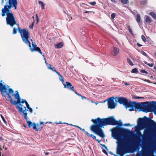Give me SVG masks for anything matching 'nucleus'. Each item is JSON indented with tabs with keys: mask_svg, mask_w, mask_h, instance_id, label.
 <instances>
[{
	"mask_svg": "<svg viewBox=\"0 0 156 156\" xmlns=\"http://www.w3.org/2000/svg\"><path fill=\"white\" fill-rule=\"evenodd\" d=\"M84 132L85 134L87 136H89L90 135V134L87 131L85 130V131H84Z\"/></svg>",
	"mask_w": 156,
	"mask_h": 156,
	"instance_id": "43",
	"label": "nucleus"
},
{
	"mask_svg": "<svg viewBox=\"0 0 156 156\" xmlns=\"http://www.w3.org/2000/svg\"><path fill=\"white\" fill-rule=\"evenodd\" d=\"M36 17L37 18V23L39 22V19L38 17L37 14H36Z\"/></svg>",
	"mask_w": 156,
	"mask_h": 156,
	"instance_id": "40",
	"label": "nucleus"
},
{
	"mask_svg": "<svg viewBox=\"0 0 156 156\" xmlns=\"http://www.w3.org/2000/svg\"><path fill=\"white\" fill-rule=\"evenodd\" d=\"M43 123L44 122H40V125H43Z\"/></svg>",
	"mask_w": 156,
	"mask_h": 156,
	"instance_id": "52",
	"label": "nucleus"
},
{
	"mask_svg": "<svg viewBox=\"0 0 156 156\" xmlns=\"http://www.w3.org/2000/svg\"><path fill=\"white\" fill-rule=\"evenodd\" d=\"M26 107L27 108L28 110H29L31 113H32L33 112V110L30 107V105L27 102H26Z\"/></svg>",
	"mask_w": 156,
	"mask_h": 156,
	"instance_id": "23",
	"label": "nucleus"
},
{
	"mask_svg": "<svg viewBox=\"0 0 156 156\" xmlns=\"http://www.w3.org/2000/svg\"><path fill=\"white\" fill-rule=\"evenodd\" d=\"M45 63L46 64L47 66L48 65V64L47 62L46 61H45Z\"/></svg>",
	"mask_w": 156,
	"mask_h": 156,
	"instance_id": "61",
	"label": "nucleus"
},
{
	"mask_svg": "<svg viewBox=\"0 0 156 156\" xmlns=\"http://www.w3.org/2000/svg\"><path fill=\"white\" fill-rule=\"evenodd\" d=\"M1 117L3 121L6 124V121L5 119V118L2 115H1Z\"/></svg>",
	"mask_w": 156,
	"mask_h": 156,
	"instance_id": "38",
	"label": "nucleus"
},
{
	"mask_svg": "<svg viewBox=\"0 0 156 156\" xmlns=\"http://www.w3.org/2000/svg\"><path fill=\"white\" fill-rule=\"evenodd\" d=\"M47 66L48 67V69H50V68H52V65L51 64H48Z\"/></svg>",
	"mask_w": 156,
	"mask_h": 156,
	"instance_id": "39",
	"label": "nucleus"
},
{
	"mask_svg": "<svg viewBox=\"0 0 156 156\" xmlns=\"http://www.w3.org/2000/svg\"><path fill=\"white\" fill-rule=\"evenodd\" d=\"M133 97L134 98H136V99H141V98L144 99V97H137L136 96H133Z\"/></svg>",
	"mask_w": 156,
	"mask_h": 156,
	"instance_id": "33",
	"label": "nucleus"
},
{
	"mask_svg": "<svg viewBox=\"0 0 156 156\" xmlns=\"http://www.w3.org/2000/svg\"><path fill=\"white\" fill-rule=\"evenodd\" d=\"M142 53L144 56L147 57H148L147 55L144 51H143Z\"/></svg>",
	"mask_w": 156,
	"mask_h": 156,
	"instance_id": "41",
	"label": "nucleus"
},
{
	"mask_svg": "<svg viewBox=\"0 0 156 156\" xmlns=\"http://www.w3.org/2000/svg\"><path fill=\"white\" fill-rule=\"evenodd\" d=\"M131 72L133 73H137L138 72V70L136 68H134L131 71Z\"/></svg>",
	"mask_w": 156,
	"mask_h": 156,
	"instance_id": "29",
	"label": "nucleus"
},
{
	"mask_svg": "<svg viewBox=\"0 0 156 156\" xmlns=\"http://www.w3.org/2000/svg\"><path fill=\"white\" fill-rule=\"evenodd\" d=\"M30 28L31 29H32L34 27V24L32 23L31 25L30 26Z\"/></svg>",
	"mask_w": 156,
	"mask_h": 156,
	"instance_id": "45",
	"label": "nucleus"
},
{
	"mask_svg": "<svg viewBox=\"0 0 156 156\" xmlns=\"http://www.w3.org/2000/svg\"><path fill=\"white\" fill-rule=\"evenodd\" d=\"M102 152L104 153L107 156H108V152L109 151L108 149L107 148V147H102Z\"/></svg>",
	"mask_w": 156,
	"mask_h": 156,
	"instance_id": "18",
	"label": "nucleus"
},
{
	"mask_svg": "<svg viewBox=\"0 0 156 156\" xmlns=\"http://www.w3.org/2000/svg\"><path fill=\"white\" fill-rule=\"evenodd\" d=\"M10 9H11L5 10L3 9L2 11V16L4 17L6 15L7 16L6 18V21L7 25H10L12 27H13L15 25H16L18 27H19V25L17 23L14 15Z\"/></svg>",
	"mask_w": 156,
	"mask_h": 156,
	"instance_id": "5",
	"label": "nucleus"
},
{
	"mask_svg": "<svg viewBox=\"0 0 156 156\" xmlns=\"http://www.w3.org/2000/svg\"><path fill=\"white\" fill-rule=\"evenodd\" d=\"M63 44L62 42H61L55 45V47L57 48H60L62 47Z\"/></svg>",
	"mask_w": 156,
	"mask_h": 156,
	"instance_id": "21",
	"label": "nucleus"
},
{
	"mask_svg": "<svg viewBox=\"0 0 156 156\" xmlns=\"http://www.w3.org/2000/svg\"><path fill=\"white\" fill-rule=\"evenodd\" d=\"M94 139H96V137L95 136H94L93 135V136L92 137Z\"/></svg>",
	"mask_w": 156,
	"mask_h": 156,
	"instance_id": "57",
	"label": "nucleus"
},
{
	"mask_svg": "<svg viewBox=\"0 0 156 156\" xmlns=\"http://www.w3.org/2000/svg\"><path fill=\"white\" fill-rule=\"evenodd\" d=\"M144 64H147V65H148V63H147V62H146V61H144Z\"/></svg>",
	"mask_w": 156,
	"mask_h": 156,
	"instance_id": "55",
	"label": "nucleus"
},
{
	"mask_svg": "<svg viewBox=\"0 0 156 156\" xmlns=\"http://www.w3.org/2000/svg\"><path fill=\"white\" fill-rule=\"evenodd\" d=\"M93 135L92 134H90V135L89 136L92 137L93 136Z\"/></svg>",
	"mask_w": 156,
	"mask_h": 156,
	"instance_id": "59",
	"label": "nucleus"
},
{
	"mask_svg": "<svg viewBox=\"0 0 156 156\" xmlns=\"http://www.w3.org/2000/svg\"><path fill=\"white\" fill-rule=\"evenodd\" d=\"M140 72L142 73H145L146 74H148V72L146 71L144 69H141L140 70Z\"/></svg>",
	"mask_w": 156,
	"mask_h": 156,
	"instance_id": "37",
	"label": "nucleus"
},
{
	"mask_svg": "<svg viewBox=\"0 0 156 156\" xmlns=\"http://www.w3.org/2000/svg\"><path fill=\"white\" fill-rule=\"evenodd\" d=\"M74 126H75V127H77V128H78L79 129V127H79V126H76V125H74Z\"/></svg>",
	"mask_w": 156,
	"mask_h": 156,
	"instance_id": "60",
	"label": "nucleus"
},
{
	"mask_svg": "<svg viewBox=\"0 0 156 156\" xmlns=\"http://www.w3.org/2000/svg\"><path fill=\"white\" fill-rule=\"evenodd\" d=\"M137 13V11L136 10H134V11H133V14H135V13Z\"/></svg>",
	"mask_w": 156,
	"mask_h": 156,
	"instance_id": "49",
	"label": "nucleus"
},
{
	"mask_svg": "<svg viewBox=\"0 0 156 156\" xmlns=\"http://www.w3.org/2000/svg\"><path fill=\"white\" fill-rule=\"evenodd\" d=\"M145 21L146 23H150L152 21L151 19L150 18L149 16L145 15Z\"/></svg>",
	"mask_w": 156,
	"mask_h": 156,
	"instance_id": "20",
	"label": "nucleus"
},
{
	"mask_svg": "<svg viewBox=\"0 0 156 156\" xmlns=\"http://www.w3.org/2000/svg\"><path fill=\"white\" fill-rule=\"evenodd\" d=\"M128 30H129V32H130V33L132 35H133V32L132 30L131 29V28H130V27L129 26L128 27Z\"/></svg>",
	"mask_w": 156,
	"mask_h": 156,
	"instance_id": "31",
	"label": "nucleus"
},
{
	"mask_svg": "<svg viewBox=\"0 0 156 156\" xmlns=\"http://www.w3.org/2000/svg\"><path fill=\"white\" fill-rule=\"evenodd\" d=\"M42 128L43 125L39 124H34L33 126V129L37 131H40Z\"/></svg>",
	"mask_w": 156,
	"mask_h": 156,
	"instance_id": "16",
	"label": "nucleus"
},
{
	"mask_svg": "<svg viewBox=\"0 0 156 156\" xmlns=\"http://www.w3.org/2000/svg\"><path fill=\"white\" fill-rule=\"evenodd\" d=\"M79 129H80V130H81L83 132L85 131V130L84 129H82L80 127L79 128Z\"/></svg>",
	"mask_w": 156,
	"mask_h": 156,
	"instance_id": "46",
	"label": "nucleus"
},
{
	"mask_svg": "<svg viewBox=\"0 0 156 156\" xmlns=\"http://www.w3.org/2000/svg\"><path fill=\"white\" fill-rule=\"evenodd\" d=\"M116 125H117V126L111 129L110 131L112 132V133H122L126 135L128 134V132H132L131 131H130L128 129L119 127L122 125V123L121 120H119L118 122L117 121Z\"/></svg>",
	"mask_w": 156,
	"mask_h": 156,
	"instance_id": "9",
	"label": "nucleus"
},
{
	"mask_svg": "<svg viewBox=\"0 0 156 156\" xmlns=\"http://www.w3.org/2000/svg\"><path fill=\"white\" fill-rule=\"evenodd\" d=\"M16 94L12 96L11 93L9 94L7 96L10 99V102L13 105L16 104H18L17 106L20 113L25 119H27V113L26 112L28 111V109H26L27 101L24 99H22L21 101L20 94L17 90L15 91Z\"/></svg>",
	"mask_w": 156,
	"mask_h": 156,
	"instance_id": "3",
	"label": "nucleus"
},
{
	"mask_svg": "<svg viewBox=\"0 0 156 156\" xmlns=\"http://www.w3.org/2000/svg\"><path fill=\"white\" fill-rule=\"evenodd\" d=\"M90 12V11H86V12H84V13H89V12Z\"/></svg>",
	"mask_w": 156,
	"mask_h": 156,
	"instance_id": "54",
	"label": "nucleus"
},
{
	"mask_svg": "<svg viewBox=\"0 0 156 156\" xmlns=\"http://www.w3.org/2000/svg\"><path fill=\"white\" fill-rule=\"evenodd\" d=\"M136 20L138 23H140L141 21V18L140 15L139 14H137L136 15Z\"/></svg>",
	"mask_w": 156,
	"mask_h": 156,
	"instance_id": "22",
	"label": "nucleus"
},
{
	"mask_svg": "<svg viewBox=\"0 0 156 156\" xmlns=\"http://www.w3.org/2000/svg\"><path fill=\"white\" fill-rule=\"evenodd\" d=\"M115 16H116V14H115V13H112V14H111V18L112 19H114V18H115Z\"/></svg>",
	"mask_w": 156,
	"mask_h": 156,
	"instance_id": "34",
	"label": "nucleus"
},
{
	"mask_svg": "<svg viewBox=\"0 0 156 156\" xmlns=\"http://www.w3.org/2000/svg\"><path fill=\"white\" fill-rule=\"evenodd\" d=\"M125 84L126 85H130V84H129L128 83H125Z\"/></svg>",
	"mask_w": 156,
	"mask_h": 156,
	"instance_id": "51",
	"label": "nucleus"
},
{
	"mask_svg": "<svg viewBox=\"0 0 156 156\" xmlns=\"http://www.w3.org/2000/svg\"><path fill=\"white\" fill-rule=\"evenodd\" d=\"M131 132H128V134L125 135L122 133H112V136L114 139L117 140L116 143L117 146H144V145H139L138 146L127 145L128 141L125 138H127L129 136L131 135Z\"/></svg>",
	"mask_w": 156,
	"mask_h": 156,
	"instance_id": "4",
	"label": "nucleus"
},
{
	"mask_svg": "<svg viewBox=\"0 0 156 156\" xmlns=\"http://www.w3.org/2000/svg\"><path fill=\"white\" fill-rule=\"evenodd\" d=\"M81 98L83 100H84V99H86V98L85 97H84L83 96H81Z\"/></svg>",
	"mask_w": 156,
	"mask_h": 156,
	"instance_id": "48",
	"label": "nucleus"
},
{
	"mask_svg": "<svg viewBox=\"0 0 156 156\" xmlns=\"http://www.w3.org/2000/svg\"><path fill=\"white\" fill-rule=\"evenodd\" d=\"M137 44L138 46H139V47H141L142 46V45H141L138 43H137Z\"/></svg>",
	"mask_w": 156,
	"mask_h": 156,
	"instance_id": "50",
	"label": "nucleus"
},
{
	"mask_svg": "<svg viewBox=\"0 0 156 156\" xmlns=\"http://www.w3.org/2000/svg\"><path fill=\"white\" fill-rule=\"evenodd\" d=\"M41 55L43 57L44 60H45V61H46L45 58L44 57V55L43 54H42V55Z\"/></svg>",
	"mask_w": 156,
	"mask_h": 156,
	"instance_id": "53",
	"label": "nucleus"
},
{
	"mask_svg": "<svg viewBox=\"0 0 156 156\" xmlns=\"http://www.w3.org/2000/svg\"><path fill=\"white\" fill-rule=\"evenodd\" d=\"M154 55L156 57V51L154 53Z\"/></svg>",
	"mask_w": 156,
	"mask_h": 156,
	"instance_id": "64",
	"label": "nucleus"
},
{
	"mask_svg": "<svg viewBox=\"0 0 156 156\" xmlns=\"http://www.w3.org/2000/svg\"><path fill=\"white\" fill-rule=\"evenodd\" d=\"M138 127L136 129H141L146 127L147 125L150 127L145 129L142 135L140 131L138 135L142 136L141 142L144 146H156V123L150 118L144 116L139 118L137 122Z\"/></svg>",
	"mask_w": 156,
	"mask_h": 156,
	"instance_id": "1",
	"label": "nucleus"
},
{
	"mask_svg": "<svg viewBox=\"0 0 156 156\" xmlns=\"http://www.w3.org/2000/svg\"><path fill=\"white\" fill-rule=\"evenodd\" d=\"M64 88H67L68 89L74 91V87L72 86V84L69 82H66L65 83H64Z\"/></svg>",
	"mask_w": 156,
	"mask_h": 156,
	"instance_id": "14",
	"label": "nucleus"
},
{
	"mask_svg": "<svg viewBox=\"0 0 156 156\" xmlns=\"http://www.w3.org/2000/svg\"><path fill=\"white\" fill-rule=\"evenodd\" d=\"M18 28L23 41L28 46H30V42L29 41L30 34L29 30L27 28L21 29L19 27Z\"/></svg>",
	"mask_w": 156,
	"mask_h": 156,
	"instance_id": "8",
	"label": "nucleus"
},
{
	"mask_svg": "<svg viewBox=\"0 0 156 156\" xmlns=\"http://www.w3.org/2000/svg\"><path fill=\"white\" fill-rule=\"evenodd\" d=\"M152 102L153 103V110L156 112V102L153 101Z\"/></svg>",
	"mask_w": 156,
	"mask_h": 156,
	"instance_id": "24",
	"label": "nucleus"
},
{
	"mask_svg": "<svg viewBox=\"0 0 156 156\" xmlns=\"http://www.w3.org/2000/svg\"><path fill=\"white\" fill-rule=\"evenodd\" d=\"M119 52V49L116 47H112L111 48V53L112 55L116 56Z\"/></svg>",
	"mask_w": 156,
	"mask_h": 156,
	"instance_id": "15",
	"label": "nucleus"
},
{
	"mask_svg": "<svg viewBox=\"0 0 156 156\" xmlns=\"http://www.w3.org/2000/svg\"><path fill=\"white\" fill-rule=\"evenodd\" d=\"M18 27L17 28H16L15 27L13 28V31L12 32L13 34H16L17 32V30H18Z\"/></svg>",
	"mask_w": 156,
	"mask_h": 156,
	"instance_id": "28",
	"label": "nucleus"
},
{
	"mask_svg": "<svg viewBox=\"0 0 156 156\" xmlns=\"http://www.w3.org/2000/svg\"><path fill=\"white\" fill-rule=\"evenodd\" d=\"M50 69L52 70L53 71L55 72L56 74L57 72H58L56 71L55 68L54 67H52V68H50Z\"/></svg>",
	"mask_w": 156,
	"mask_h": 156,
	"instance_id": "32",
	"label": "nucleus"
},
{
	"mask_svg": "<svg viewBox=\"0 0 156 156\" xmlns=\"http://www.w3.org/2000/svg\"><path fill=\"white\" fill-rule=\"evenodd\" d=\"M57 74L59 76V79L62 82V83H63L64 82V77L58 72H57Z\"/></svg>",
	"mask_w": 156,
	"mask_h": 156,
	"instance_id": "19",
	"label": "nucleus"
},
{
	"mask_svg": "<svg viewBox=\"0 0 156 156\" xmlns=\"http://www.w3.org/2000/svg\"><path fill=\"white\" fill-rule=\"evenodd\" d=\"M108 108L110 109H114L117 106L116 103L114 102V98L111 97L107 99Z\"/></svg>",
	"mask_w": 156,
	"mask_h": 156,
	"instance_id": "12",
	"label": "nucleus"
},
{
	"mask_svg": "<svg viewBox=\"0 0 156 156\" xmlns=\"http://www.w3.org/2000/svg\"><path fill=\"white\" fill-rule=\"evenodd\" d=\"M32 48H31L30 44V46H28L31 52H33L34 51H37L41 55H42V52L41 51L40 48L39 47H37V45L34 42H32Z\"/></svg>",
	"mask_w": 156,
	"mask_h": 156,
	"instance_id": "13",
	"label": "nucleus"
},
{
	"mask_svg": "<svg viewBox=\"0 0 156 156\" xmlns=\"http://www.w3.org/2000/svg\"><path fill=\"white\" fill-rule=\"evenodd\" d=\"M39 3L41 5V8L42 9H44L45 4L44 3L41 1H39Z\"/></svg>",
	"mask_w": 156,
	"mask_h": 156,
	"instance_id": "25",
	"label": "nucleus"
},
{
	"mask_svg": "<svg viewBox=\"0 0 156 156\" xmlns=\"http://www.w3.org/2000/svg\"><path fill=\"white\" fill-rule=\"evenodd\" d=\"M153 103H149L146 102L140 103H137L134 101L133 108H139L141 111L144 112H151L153 110Z\"/></svg>",
	"mask_w": 156,
	"mask_h": 156,
	"instance_id": "6",
	"label": "nucleus"
},
{
	"mask_svg": "<svg viewBox=\"0 0 156 156\" xmlns=\"http://www.w3.org/2000/svg\"><path fill=\"white\" fill-rule=\"evenodd\" d=\"M142 39L143 41L145 42L146 41V40L145 36L144 35H142L141 36Z\"/></svg>",
	"mask_w": 156,
	"mask_h": 156,
	"instance_id": "30",
	"label": "nucleus"
},
{
	"mask_svg": "<svg viewBox=\"0 0 156 156\" xmlns=\"http://www.w3.org/2000/svg\"><path fill=\"white\" fill-rule=\"evenodd\" d=\"M121 2L123 4H126L127 3L128 0H120Z\"/></svg>",
	"mask_w": 156,
	"mask_h": 156,
	"instance_id": "36",
	"label": "nucleus"
},
{
	"mask_svg": "<svg viewBox=\"0 0 156 156\" xmlns=\"http://www.w3.org/2000/svg\"><path fill=\"white\" fill-rule=\"evenodd\" d=\"M148 58L149 59V60L151 62H153V59L149 57H148Z\"/></svg>",
	"mask_w": 156,
	"mask_h": 156,
	"instance_id": "47",
	"label": "nucleus"
},
{
	"mask_svg": "<svg viewBox=\"0 0 156 156\" xmlns=\"http://www.w3.org/2000/svg\"><path fill=\"white\" fill-rule=\"evenodd\" d=\"M111 0L112 2L116 3V2L115 1V0Z\"/></svg>",
	"mask_w": 156,
	"mask_h": 156,
	"instance_id": "58",
	"label": "nucleus"
},
{
	"mask_svg": "<svg viewBox=\"0 0 156 156\" xmlns=\"http://www.w3.org/2000/svg\"><path fill=\"white\" fill-rule=\"evenodd\" d=\"M116 102H118L120 104H122L126 108L129 107V111H132L134 110L133 105L134 101L129 102L127 99L123 97H116L115 98Z\"/></svg>",
	"mask_w": 156,
	"mask_h": 156,
	"instance_id": "7",
	"label": "nucleus"
},
{
	"mask_svg": "<svg viewBox=\"0 0 156 156\" xmlns=\"http://www.w3.org/2000/svg\"><path fill=\"white\" fill-rule=\"evenodd\" d=\"M143 2L144 3H146V1H143Z\"/></svg>",
	"mask_w": 156,
	"mask_h": 156,
	"instance_id": "62",
	"label": "nucleus"
},
{
	"mask_svg": "<svg viewBox=\"0 0 156 156\" xmlns=\"http://www.w3.org/2000/svg\"><path fill=\"white\" fill-rule=\"evenodd\" d=\"M6 88L5 85H3L0 83V91L1 92L2 95L6 97L9 93H11L12 96L13 95L14 91L12 88L8 89L9 86H7Z\"/></svg>",
	"mask_w": 156,
	"mask_h": 156,
	"instance_id": "11",
	"label": "nucleus"
},
{
	"mask_svg": "<svg viewBox=\"0 0 156 156\" xmlns=\"http://www.w3.org/2000/svg\"><path fill=\"white\" fill-rule=\"evenodd\" d=\"M96 140L98 142V143H100L101 141V140H99L98 139H96Z\"/></svg>",
	"mask_w": 156,
	"mask_h": 156,
	"instance_id": "56",
	"label": "nucleus"
},
{
	"mask_svg": "<svg viewBox=\"0 0 156 156\" xmlns=\"http://www.w3.org/2000/svg\"><path fill=\"white\" fill-rule=\"evenodd\" d=\"M127 62L130 66H133V63L130 58H127Z\"/></svg>",
	"mask_w": 156,
	"mask_h": 156,
	"instance_id": "27",
	"label": "nucleus"
},
{
	"mask_svg": "<svg viewBox=\"0 0 156 156\" xmlns=\"http://www.w3.org/2000/svg\"><path fill=\"white\" fill-rule=\"evenodd\" d=\"M48 154V152H46V153H45V154L46 155H47Z\"/></svg>",
	"mask_w": 156,
	"mask_h": 156,
	"instance_id": "63",
	"label": "nucleus"
},
{
	"mask_svg": "<svg viewBox=\"0 0 156 156\" xmlns=\"http://www.w3.org/2000/svg\"><path fill=\"white\" fill-rule=\"evenodd\" d=\"M26 120V121L27 122V123L29 128H31L32 127H33L34 124H35V123H33L31 121H28V117L27 116V119H25Z\"/></svg>",
	"mask_w": 156,
	"mask_h": 156,
	"instance_id": "17",
	"label": "nucleus"
},
{
	"mask_svg": "<svg viewBox=\"0 0 156 156\" xmlns=\"http://www.w3.org/2000/svg\"><path fill=\"white\" fill-rule=\"evenodd\" d=\"M91 121L94 124L91 126V130L102 138H104L105 135L101 128L108 125H116L117 124V121L113 116L103 119L98 118L95 119H92Z\"/></svg>",
	"mask_w": 156,
	"mask_h": 156,
	"instance_id": "2",
	"label": "nucleus"
},
{
	"mask_svg": "<svg viewBox=\"0 0 156 156\" xmlns=\"http://www.w3.org/2000/svg\"><path fill=\"white\" fill-rule=\"evenodd\" d=\"M88 3L91 5H92L94 6L96 4V2H88Z\"/></svg>",
	"mask_w": 156,
	"mask_h": 156,
	"instance_id": "35",
	"label": "nucleus"
},
{
	"mask_svg": "<svg viewBox=\"0 0 156 156\" xmlns=\"http://www.w3.org/2000/svg\"><path fill=\"white\" fill-rule=\"evenodd\" d=\"M149 15L151 16L154 19H156V14L153 12H150L149 13Z\"/></svg>",
	"mask_w": 156,
	"mask_h": 156,
	"instance_id": "26",
	"label": "nucleus"
},
{
	"mask_svg": "<svg viewBox=\"0 0 156 156\" xmlns=\"http://www.w3.org/2000/svg\"><path fill=\"white\" fill-rule=\"evenodd\" d=\"M124 126H130V124L129 123H125L124 124Z\"/></svg>",
	"mask_w": 156,
	"mask_h": 156,
	"instance_id": "44",
	"label": "nucleus"
},
{
	"mask_svg": "<svg viewBox=\"0 0 156 156\" xmlns=\"http://www.w3.org/2000/svg\"><path fill=\"white\" fill-rule=\"evenodd\" d=\"M154 64L153 63L149 64L148 63V66H149L151 67H152L154 66Z\"/></svg>",
	"mask_w": 156,
	"mask_h": 156,
	"instance_id": "42",
	"label": "nucleus"
},
{
	"mask_svg": "<svg viewBox=\"0 0 156 156\" xmlns=\"http://www.w3.org/2000/svg\"><path fill=\"white\" fill-rule=\"evenodd\" d=\"M6 3L4 8H2V11L3 10L11 9V8H14L15 9L17 8V0H2L1 4L3 5L4 3Z\"/></svg>",
	"mask_w": 156,
	"mask_h": 156,
	"instance_id": "10",
	"label": "nucleus"
}]
</instances>
